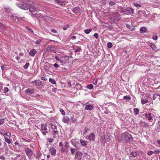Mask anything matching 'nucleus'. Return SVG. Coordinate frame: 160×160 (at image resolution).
<instances>
[{"label": "nucleus", "instance_id": "obj_25", "mask_svg": "<svg viewBox=\"0 0 160 160\" xmlns=\"http://www.w3.org/2000/svg\"><path fill=\"white\" fill-rule=\"evenodd\" d=\"M49 82L55 84H56V82L53 78H50L49 80Z\"/></svg>", "mask_w": 160, "mask_h": 160}, {"label": "nucleus", "instance_id": "obj_34", "mask_svg": "<svg viewBox=\"0 0 160 160\" xmlns=\"http://www.w3.org/2000/svg\"><path fill=\"white\" fill-rule=\"evenodd\" d=\"M93 86L92 84L88 85L87 86V88L89 89H92L93 88Z\"/></svg>", "mask_w": 160, "mask_h": 160}, {"label": "nucleus", "instance_id": "obj_44", "mask_svg": "<svg viewBox=\"0 0 160 160\" xmlns=\"http://www.w3.org/2000/svg\"><path fill=\"white\" fill-rule=\"evenodd\" d=\"M26 28L30 32L32 33L33 32V31L31 28H30L28 26H26Z\"/></svg>", "mask_w": 160, "mask_h": 160}, {"label": "nucleus", "instance_id": "obj_20", "mask_svg": "<svg viewBox=\"0 0 160 160\" xmlns=\"http://www.w3.org/2000/svg\"><path fill=\"white\" fill-rule=\"evenodd\" d=\"M0 28L2 29L3 31H5L6 30V26L2 23L0 22Z\"/></svg>", "mask_w": 160, "mask_h": 160}, {"label": "nucleus", "instance_id": "obj_58", "mask_svg": "<svg viewBox=\"0 0 160 160\" xmlns=\"http://www.w3.org/2000/svg\"><path fill=\"white\" fill-rule=\"evenodd\" d=\"M38 85H41V86H43L42 83V82L41 81H39V82H37V83Z\"/></svg>", "mask_w": 160, "mask_h": 160}, {"label": "nucleus", "instance_id": "obj_2", "mask_svg": "<svg viewBox=\"0 0 160 160\" xmlns=\"http://www.w3.org/2000/svg\"><path fill=\"white\" fill-rule=\"evenodd\" d=\"M133 140L132 136L128 132H125L119 135L118 140L119 142H127L128 141L132 142Z\"/></svg>", "mask_w": 160, "mask_h": 160}, {"label": "nucleus", "instance_id": "obj_36", "mask_svg": "<svg viewBox=\"0 0 160 160\" xmlns=\"http://www.w3.org/2000/svg\"><path fill=\"white\" fill-rule=\"evenodd\" d=\"M152 38L154 40H157L158 39V35H153L152 37Z\"/></svg>", "mask_w": 160, "mask_h": 160}, {"label": "nucleus", "instance_id": "obj_53", "mask_svg": "<svg viewBox=\"0 0 160 160\" xmlns=\"http://www.w3.org/2000/svg\"><path fill=\"white\" fill-rule=\"evenodd\" d=\"M93 36L97 39L98 37V34L97 33H95L93 35Z\"/></svg>", "mask_w": 160, "mask_h": 160}, {"label": "nucleus", "instance_id": "obj_38", "mask_svg": "<svg viewBox=\"0 0 160 160\" xmlns=\"http://www.w3.org/2000/svg\"><path fill=\"white\" fill-rule=\"evenodd\" d=\"M60 111L63 115H64L65 114V113L64 110L62 108L60 109Z\"/></svg>", "mask_w": 160, "mask_h": 160}, {"label": "nucleus", "instance_id": "obj_55", "mask_svg": "<svg viewBox=\"0 0 160 160\" xmlns=\"http://www.w3.org/2000/svg\"><path fill=\"white\" fill-rule=\"evenodd\" d=\"M11 135V133L9 132H8L6 133V135L9 137V138H10Z\"/></svg>", "mask_w": 160, "mask_h": 160}, {"label": "nucleus", "instance_id": "obj_60", "mask_svg": "<svg viewBox=\"0 0 160 160\" xmlns=\"http://www.w3.org/2000/svg\"><path fill=\"white\" fill-rule=\"evenodd\" d=\"M51 31L54 33H56L57 32V31L56 30L54 29H52L51 30Z\"/></svg>", "mask_w": 160, "mask_h": 160}, {"label": "nucleus", "instance_id": "obj_27", "mask_svg": "<svg viewBox=\"0 0 160 160\" xmlns=\"http://www.w3.org/2000/svg\"><path fill=\"white\" fill-rule=\"evenodd\" d=\"M51 128L54 130H57V126L55 123H52L51 124Z\"/></svg>", "mask_w": 160, "mask_h": 160}, {"label": "nucleus", "instance_id": "obj_62", "mask_svg": "<svg viewBox=\"0 0 160 160\" xmlns=\"http://www.w3.org/2000/svg\"><path fill=\"white\" fill-rule=\"evenodd\" d=\"M41 79L43 81H46L47 80V79L45 77H42Z\"/></svg>", "mask_w": 160, "mask_h": 160}, {"label": "nucleus", "instance_id": "obj_1", "mask_svg": "<svg viewBox=\"0 0 160 160\" xmlns=\"http://www.w3.org/2000/svg\"><path fill=\"white\" fill-rule=\"evenodd\" d=\"M17 5L20 8L24 10H35L33 9L34 3L31 1H26L24 2V4H22L20 3H17Z\"/></svg>", "mask_w": 160, "mask_h": 160}, {"label": "nucleus", "instance_id": "obj_49", "mask_svg": "<svg viewBox=\"0 0 160 160\" xmlns=\"http://www.w3.org/2000/svg\"><path fill=\"white\" fill-rule=\"evenodd\" d=\"M47 140L49 142L51 143L52 142L54 139L51 138H48Z\"/></svg>", "mask_w": 160, "mask_h": 160}, {"label": "nucleus", "instance_id": "obj_33", "mask_svg": "<svg viewBox=\"0 0 160 160\" xmlns=\"http://www.w3.org/2000/svg\"><path fill=\"white\" fill-rule=\"evenodd\" d=\"M156 130H158L159 132L160 131V121H159L158 122V126Z\"/></svg>", "mask_w": 160, "mask_h": 160}, {"label": "nucleus", "instance_id": "obj_57", "mask_svg": "<svg viewBox=\"0 0 160 160\" xmlns=\"http://www.w3.org/2000/svg\"><path fill=\"white\" fill-rule=\"evenodd\" d=\"M53 66L55 68H58L59 67V66L56 63H55L53 65Z\"/></svg>", "mask_w": 160, "mask_h": 160}, {"label": "nucleus", "instance_id": "obj_30", "mask_svg": "<svg viewBox=\"0 0 160 160\" xmlns=\"http://www.w3.org/2000/svg\"><path fill=\"white\" fill-rule=\"evenodd\" d=\"M130 154L132 155L131 157H136L137 155V153L135 152H132Z\"/></svg>", "mask_w": 160, "mask_h": 160}, {"label": "nucleus", "instance_id": "obj_31", "mask_svg": "<svg viewBox=\"0 0 160 160\" xmlns=\"http://www.w3.org/2000/svg\"><path fill=\"white\" fill-rule=\"evenodd\" d=\"M126 27H127V28L131 30V31H132L133 30H134V29L132 28L131 26V25H130L129 24H126Z\"/></svg>", "mask_w": 160, "mask_h": 160}, {"label": "nucleus", "instance_id": "obj_40", "mask_svg": "<svg viewBox=\"0 0 160 160\" xmlns=\"http://www.w3.org/2000/svg\"><path fill=\"white\" fill-rule=\"evenodd\" d=\"M151 45H150V46L151 47L153 50H155L156 49V46L152 43H150Z\"/></svg>", "mask_w": 160, "mask_h": 160}, {"label": "nucleus", "instance_id": "obj_35", "mask_svg": "<svg viewBox=\"0 0 160 160\" xmlns=\"http://www.w3.org/2000/svg\"><path fill=\"white\" fill-rule=\"evenodd\" d=\"M92 29H89L85 30L84 32L85 33L87 34H89L91 31Z\"/></svg>", "mask_w": 160, "mask_h": 160}, {"label": "nucleus", "instance_id": "obj_8", "mask_svg": "<svg viewBox=\"0 0 160 160\" xmlns=\"http://www.w3.org/2000/svg\"><path fill=\"white\" fill-rule=\"evenodd\" d=\"M93 106L92 104H88L85 106V109L87 110H91L93 109Z\"/></svg>", "mask_w": 160, "mask_h": 160}, {"label": "nucleus", "instance_id": "obj_3", "mask_svg": "<svg viewBox=\"0 0 160 160\" xmlns=\"http://www.w3.org/2000/svg\"><path fill=\"white\" fill-rule=\"evenodd\" d=\"M32 15L33 17H36L37 18H42L43 16L40 13L38 12V11H29Z\"/></svg>", "mask_w": 160, "mask_h": 160}, {"label": "nucleus", "instance_id": "obj_42", "mask_svg": "<svg viewBox=\"0 0 160 160\" xmlns=\"http://www.w3.org/2000/svg\"><path fill=\"white\" fill-rule=\"evenodd\" d=\"M154 122L153 123H152V122H151L149 123V124L148 125V124L145 123V126H151L154 124Z\"/></svg>", "mask_w": 160, "mask_h": 160}, {"label": "nucleus", "instance_id": "obj_52", "mask_svg": "<svg viewBox=\"0 0 160 160\" xmlns=\"http://www.w3.org/2000/svg\"><path fill=\"white\" fill-rule=\"evenodd\" d=\"M41 40L40 39L37 40L36 41L35 43L37 44H39L41 42Z\"/></svg>", "mask_w": 160, "mask_h": 160}, {"label": "nucleus", "instance_id": "obj_5", "mask_svg": "<svg viewBox=\"0 0 160 160\" xmlns=\"http://www.w3.org/2000/svg\"><path fill=\"white\" fill-rule=\"evenodd\" d=\"M26 154L28 157H31L32 155V150L29 148H26L25 149Z\"/></svg>", "mask_w": 160, "mask_h": 160}, {"label": "nucleus", "instance_id": "obj_7", "mask_svg": "<svg viewBox=\"0 0 160 160\" xmlns=\"http://www.w3.org/2000/svg\"><path fill=\"white\" fill-rule=\"evenodd\" d=\"M82 153L79 151H77L76 154L75 155V158L76 159H77L79 158L80 159L82 158Z\"/></svg>", "mask_w": 160, "mask_h": 160}, {"label": "nucleus", "instance_id": "obj_16", "mask_svg": "<svg viewBox=\"0 0 160 160\" xmlns=\"http://www.w3.org/2000/svg\"><path fill=\"white\" fill-rule=\"evenodd\" d=\"M147 28L144 27H142L140 28V31L141 33H143L146 32Z\"/></svg>", "mask_w": 160, "mask_h": 160}, {"label": "nucleus", "instance_id": "obj_13", "mask_svg": "<svg viewBox=\"0 0 160 160\" xmlns=\"http://www.w3.org/2000/svg\"><path fill=\"white\" fill-rule=\"evenodd\" d=\"M26 93L29 94H32L34 92V90L32 88H29L26 89L25 91Z\"/></svg>", "mask_w": 160, "mask_h": 160}, {"label": "nucleus", "instance_id": "obj_37", "mask_svg": "<svg viewBox=\"0 0 160 160\" xmlns=\"http://www.w3.org/2000/svg\"><path fill=\"white\" fill-rule=\"evenodd\" d=\"M69 27V25L68 24H67L66 25L64 26L63 28L62 29L63 30H67L68 28Z\"/></svg>", "mask_w": 160, "mask_h": 160}, {"label": "nucleus", "instance_id": "obj_9", "mask_svg": "<svg viewBox=\"0 0 160 160\" xmlns=\"http://www.w3.org/2000/svg\"><path fill=\"white\" fill-rule=\"evenodd\" d=\"M73 49L75 50V52H80L82 51V49L81 46H75L73 48Z\"/></svg>", "mask_w": 160, "mask_h": 160}, {"label": "nucleus", "instance_id": "obj_63", "mask_svg": "<svg viewBox=\"0 0 160 160\" xmlns=\"http://www.w3.org/2000/svg\"><path fill=\"white\" fill-rule=\"evenodd\" d=\"M69 146V145L68 144V143L67 142H65V147H66L68 148Z\"/></svg>", "mask_w": 160, "mask_h": 160}, {"label": "nucleus", "instance_id": "obj_39", "mask_svg": "<svg viewBox=\"0 0 160 160\" xmlns=\"http://www.w3.org/2000/svg\"><path fill=\"white\" fill-rule=\"evenodd\" d=\"M108 25V23H106L105 22H104L102 23V26L103 27L106 28Z\"/></svg>", "mask_w": 160, "mask_h": 160}, {"label": "nucleus", "instance_id": "obj_28", "mask_svg": "<svg viewBox=\"0 0 160 160\" xmlns=\"http://www.w3.org/2000/svg\"><path fill=\"white\" fill-rule=\"evenodd\" d=\"M133 111L135 115H137L139 113V109L138 108H135L133 109Z\"/></svg>", "mask_w": 160, "mask_h": 160}, {"label": "nucleus", "instance_id": "obj_46", "mask_svg": "<svg viewBox=\"0 0 160 160\" xmlns=\"http://www.w3.org/2000/svg\"><path fill=\"white\" fill-rule=\"evenodd\" d=\"M109 4L110 6H113L115 4V3L112 1H110L109 2Z\"/></svg>", "mask_w": 160, "mask_h": 160}, {"label": "nucleus", "instance_id": "obj_45", "mask_svg": "<svg viewBox=\"0 0 160 160\" xmlns=\"http://www.w3.org/2000/svg\"><path fill=\"white\" fill-rule=\"evenodd\" d=\"M133 4L134 5V6L137 7H140L141 6V4H139L137 3H133Z\"/></svg>", "mask_w": 160, "mask_h": 160}, {"label": "nucleus", "instance_id": "obj_14", "mask_svg": "<svg viewBox=\"0 0 160 160\" xmlns=\"http://www.w3.org/2000/svg\"><path fill=\"white\" fill-rule=\"evenodd\" d=\"M37 52V51L35 49H33L32 50H31L30 52H29V54L30 56L34 57L35 54Z\"/></svg>", "mask_w": 160, "mask_h": 160}, {"label": "nucleus", "instance_id": "obj_41", "mask_svg": "<svg viewBox=\"0 0 160 160\" xmlns=\"http://www.w3.org/2000/svg\"><path fill=\"white\" fill-rule=\"evenodd\" d=\"M89 128L87 127H86L85 128L84 132L83 133L84 134H85L88 131Z\"/></svg>", "mask_w": 160, "mask_h": 160}, {"label": "nucleus", "instance_id": "obj_24", "mask_svg": "<svg viewBox=\"0 0 160 160\" xmlns=\"http://www.w3.org/2000/svg\"><path fill=\"white\" fill-rule=\"evenodd\" d=\"M70 151L72 155H74L76 151H77L75 148H71Z\"/></svg>", "mask_w": 160, "mask_h": 160}, {"label": "nucleus", "instance_id": "obj_64", "mask_svg": "<svg viewBox=\"0 0 160 160\" xmlns=\"http://www.w3.org/2000/svg\"><path fill=\"white\" fill-rule=\"evenodd\" d=\"M157 144L158 147H160V140H158L157 141Z\"/></svg>", "mask_w": 160, "mask_h": 160}, {"label": "nucleus", "instance_id": "obj_17", "mask_svg": "<svg viewBox=\"0 0 160 160\" xmlns=\"http://www.w3.org/2000/svg\"><path fill=\"white\" fill-rule=\"evenodd\" d=\"M70 121L69 118L68 117H63L62 119V122L64 123H67Z\"/></svg>", "mask_w": 160, "mask_h": 160}, {"label": "nucleus", "instance_id": "obj_32", "mask_svg": "<svg viewBox=\"0 0 160 160\" xmlns=\"http://www.w3.org/2000/svg\"><path fill=\"white\" fill-rule=\"evenodd\" d=\"M112 47V44L111 42H108L107 43V47L109 48H111Z\"/></svg>", "mask_w": 160, "mask_h": 160}, {"label": "nucleus", "instance_id": "obj_22", "mask_svg": "<svg viewBox=\"0 0 160 160\" xmlns=\"http://www.w3.org/2000/svg\"><path fill=\"white\" fill-rule=\"evenodd\" d=\"M149 102L148 100L147 99H141V103L143 105L145 103H147Z\"/></svg>", "mask_w": 160, "mask_h": 160}, {"label": "nucleus", "instance_id": "obj_21", "mask_svg": "<svg viewBox=\"0 0 160 160\" xmlns=\"http://www.w3.org/2000/svg\"><path fill=\"white\" fill-rule=\"evenodd\" d=\"M81 144L83 146H85L88 143V142L87 141H83L82 140H81L80 141Z\"/></svg>", "mask_w": 160, "mask_h": 160}, {"label": "nucleus", "instance_id": "obj_29", "mask_svg": "<svg viewBox=\"0 0 160 160\" xmlns=\"http://www.w3.org/2000/svg\"><path fill=\"white\" fill-rule=\"evenodd\" d=\"M123 98L124 100H129L131 99V98L129 96L126 95L123 97Z\"/></svg>", "mask_w": 160, "mask_h": 160}, {"label": "nucleus", "instance_id": "obj_51", "mask_svg": "<svg viewBox=\"0 0 160 160\" xmlns=\"http://www.w3.org/2000/svg\"><path fill=\"white\" fill-rule=\"evenodd\" d=\"M4 119H0V125L2 124L4 122Z\"/></svg>", "mask_w": 160, "mask_h": 160}, {"label": "nucleus", "instance_id": "obj_23", "mask_svg": "<svg viewBox=\"0 0 160 160\" xmlns=\"http://www.w3.org/2000/svg\"><path fill=\"white\" fill-rule=\"evenodd\" d=\"M4 138L5 141L8 144H10L11 143V140L9 138H7L5 136H4Z\"/></svg>", "mask_w": 160, "mask_h": 160}, {"label": "nucleus", "instance_id": "obj_48", "mask_svg": "<svg viewBox=\"0 0 160 160\" xmlns=\"http://www.w3.org/2000/svg\"><path fill=\"white\" fill-rule=\"evenodd\" d=\"M8 88H7V87H6V88H4V93H6L7 92H8Z\"/></svg>", "mask_w": 160, "mask_h": 160}, {"label": "nucleus", "instance_id": "obj_47", "mask_svg": "<svg viewBox=\"0 0 160 160\" xmlns=\"http://www.w3.org/2000/svg\"><path fill=\"white\" fill-rule=\"evenodd\" d=\"M153 152L152 151H149L147 153L148 155V156H151Z\"/></svg>", "mask_w": 160, "mask_h": 160}, {"label": "nucleus", "instance_id": "obj_26", "mask_svg": "<svg viewBox=\"0 0 160 160\" xmlns=\"http://www.w3.org/2000/svg\"><path fill=\"white\" fill-rule=\"evenodd\" d=\"M71 118L72 121V122L73 123H74L76 122V119L74 118V116L72 115V116L71 117Z\"/></svg>", "mask_w": 160, "mask_h": 160}, {"label": "nucleus", "instance_id": "obj_11", "mask_svg": "<svg viewBox=\"0 0 160 160\" xmlns=\"http://www.w3.org/2000/svg\"><path fill=\"white\" fill-rule=\"evenodd\" d=\"M95 135L94 133H91L88 136V138L90 141H94L95 140Z\"/></svg>", "mask_w": 160, "mask_h": 160}, {"label": "nucleus", "instance_id": "obj_10", "mask_svg": "<svg viewBox=\"0 0 160 160\" xmlns=\"http://www.w3.org/2000/svg\"><path fill=\"white\" fill-rule=\"evenodd\" d=\"M49 151L50 152L52 156L55 155L56 154V149L53 147L51 148L50 149Z\"/></svg>", "mask_w": 160, "mask_h": 160}, {"label": "nucleus", "instance_id": "obj_54", "mask_svg": "<svg viewBox=\"0 0 160 160\" xmlns=\"http://www.w3.org/2000/svg\"><path fill=\"white\" fill-rule=\"evenodd\" d=\"M119 15L118 14V13H117V12H116V13H115L114 14H113V15H112V16L113 17H118V15Z\"/></svg>", "mask_w": 160, "mask_h": 160}, {"label": "nucleus", "instance_id": "obj_56", "mask_svg": "<svg viewBox=\"0 0 160 160\" xmlns=\"http://www.w3.org/2000/svg\"><path fill=\"white\" fill-rule=\"evenodd\" d=\"M55 58L57 61H60V59L58 57V56L56 55L54 57Z\"/></svg>", "mask_w": 160, "mask_h": 160}, {"label": "nucleus", "instance_id": "obj_15", "mask_svg": "<svg viewBox=\"0 0 160 160\" xmlns=\"http://www.w3.org/2000/svg\"><path fill=\"white\" fill-rule=\"evenodd\" d=\"M47 49V50L48 52H54L55 51V48L54 47H49Z\"/></svg>", "mask_w": 160, "mask_h": 160}, {"label": "nucleus", "instance_id": "obj_4", "mask_svg": "<svg viewBox=\"0 0 160 160\" xmlns=\"http://www.w3.org/2000/svg\"><path fill=\"white\" fill-rule=\"evenodd\" d=\"M47 125L45 124H43L41 125V130L43 135H45L48 133V132L46 131L47 128Z\"/></svg>", "mask_w": 160, "mask_h": 160}, {"label": "nucleus", "instance_id": "obj_6", "mask_svg": "<svg viewBox=\"0 0 160 160\" xmlns=\"http://www.w3.org/2000/svg\"><path fill=\"white\" fill-rule=\"evenodd\" d=\"M10 14V15H9V16H10L12 19L13 20H15L16 21V20L17 19V21H18V19L22 18L21 17H19L18 16H17L15 14Z\"/></svg>", "mask_w": 160, "mask_h": 160}, {"label": "nucleus", "instance_id": "obj_19", "mask_svg": "<svg viewBox=\"0 0 160 160\" xmlns=\"http://www.w3.org/2000/svg\"><path fill=\"white\" fill-rule=\"evenodd\" d=\"M58 132L57 130L52 131V134L53 135V138H56L57 137V136L56 135V134L58 133Z\"/></svg>", "mask_w": 160, "mask_h": 160}, {"label": "nucleus", "instance_id": "obj_50", "mask_svg": "<svg viewBox=\"0 0 160 160\" xmlns=\"http://www.w3.org/2000/svg\"><path fill=\"white\" fill-rule=\"evenodd\" d=\"M159 96L158 95L156 94H154L152 96V98L153 100H155L156 98V97L158 96Z\"/></svg>", "mask_w": 160, "mask_h": 160}, {"label": "nucleus", "instance_id": "obj_12", "mask_svg": "<svg viewBox=\"0 0 160 160\" xmlns=\"http://www.w3.org/2000/svg\"><path fill=\"white\" fill-rule=\"evenodd\" d=\"M154 116V114L153 113H148V120L149 121L153 120Z\"/></svg>", "mask_w": 160, "mask_h": 160}, {"label": "nucleus", "instance_id": "obj_61", "mask_svg": "<svg viewBox=\"0 0 160 160\" xmlns=\"http://www.w3.org/2000/svg\"><path fill=\"white\" fill-rule=\"evenodd\" d=\"M106 28L109 29H111L112 28V27L111 26L109 25L108 24Z\"/></svg>", "mask_w": 160, "mask_h": 160}, {"label": "nucleus", "instance_id": "obj_18", "mask_svg": "<svg viewBox=\"0 0 160 160\" xmlns=\"http://www.w3.org/2000/svg\"><path fill=\"white\" fill-rule=\"evenodd\" d=\"M54 1L58 4L63 6L64 5L65 3L64 2H61L60 0H54Z\"/></svg>", "mask_w": 160, "mask_h": 160}, {"label": "nucleus", "instance_id": "obj_59", "mask_svg": "<svg viewBox=\"0 0 160 160\" xmlns=\"http://www.w3.org/2000/svg\"><path fill=\"white\" fill-rule=\"evenodd\" d=\"M3 84L0 82V92L2 88Z\"/></svg>", "mask_w": 160, "mask_h": 160}, {"label": "nucleus", "instance_id": "obj_43", "mask_svg": "<svg viewBox=\"0 0 160 160\" xmlns=\"http://www.w3.org/2000/svg\"><path fill=\"white\" fill-rule=\"evenodd\" d=\"M29 63L28 62L26 63V64L24 66V68L25 69H27L28 67L29 66Z\"/></svg>", "mask_w": 160, "mask_h": 160}]
</instances>
